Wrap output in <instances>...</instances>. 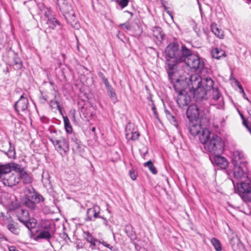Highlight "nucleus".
Masks as SVG:
<instances>
[{
	"mask_svg": "<svg viewBox=\"0 0 251 251\" xmlns=\"http://www.w3.org/2000/svg\"><path fill=\"white\" fill-rule=\"evenodd\" d=\"M221 98V93L217 87H214V81L209 77L202 78L200 87L194 91V98L196 102V108L198 115L208 107V99L217 100Z\"/></svg>",
	"mask_w": 251,
	"mask_h": 251,
	"instance_id": "obj_1",
	"label": "nucleus"
},
{
	"mask_svg": "<svg viewBox=\"0 0 251 251\" xmlns=\"http://www.w3.org/2000/svg\"><path fill=\"white\" fill-rule=\"evenodd\" d=\"M168 75L169 79L176 93L186 92V90L189 88V86L187 79L183 76H178V73L176 71L175 65L168 64Z\"/></svg>",
	"mask_w": 251,
	"mask_h": 251,
	"instance_id": "obj_2",
	"label": "nucleus"
},
{
	"mask_svg": "<svg viewBox=\"0 0 251 251\" xmlns=\"http://www.w3.org/2000/svg\"><path fill=\"white\" fill-rule=\"evenodd\" d=\"M189 52V49L187 48L184 45H182L180 49L179 45L177 43H171L169 44L166 48L165 53L167 56L170 59H173V65H175L176 68V64L182 62V59L185 55H187ZM170 63H168V64Z\"/></svg>",
	"mask_w": 251,
	"mask_h": 251,
	"instance_id": "obj_3",
	"label": "nucleus"
},
{
	"mask_svg": "<svg viewBox=\"0 0 251 251\" xmlns=\"http://www.w3.org/2000/svg\"><path fill=\"white\" fill-rule=\"evenodd\" d=\"M57 5L67 22L74 28L78 29L80 25L77 23L72 6L66 0H58Z\"/></svg>",
	"mask_w": 251,
	"mask_h": 251,
	"instance_id": "obj_4",
	"label": "nucleus"
},
{
	"mask_svg": "<svg viewBox=\"0 0 251 251\" xmlns=\"http://www.w3.org/2000/svg\"><path fill=\"white\" fill-rule=\"evenodd\" d=\"M24 196L22 200L24 205L31 210H34L37 207V204L41 201H43V197L32 188L26 187L24 189Z\"/></svg>",
	"mask_w": 251,
	"mask_h": 251,
	"instance_id": "obj_5",
	"label": "nucleus"
},
{
	"mask_svg": "<svg viewBox=\"0 0 251 251\" xmlns=\"http://www.w3.org/2000/svg\"><path fill=\"white\" fill-rule=\"evenodd\" d=\"M182 62H185L187 66L194 71H201L204 66L203 61L199 56L194 54L190 49L187 55L184 56Z\"/></svg>",
	"mask_w": 251,
	"mask_h": 251,
	"instance_id": "obj_6",
	"label": "nucleus"
},
{
	"mask_svg": "<svg viewBox=\"0 0 251 251\" xmlns=\"http://www.w3.org/2000/svg\"><path fill=\"white\" fill-rule=\"evenodd\" d=\"M49 140L53 144L55 151L62 157L67 156L70 149L69 142L67 139L63 137L59 138L51 137Z\"/></svg>",
	"mask_w": 251,
	"mask_h": 251,
	"instance_id": "obj_7",
	"label": "nucleus"
},
{
	"mask_svg": "<svg viewBox=\"0 0 251 251\" xmlns=\"http://www.w3.org/2000/svg\"><path fill=\"white\" fill-rule=\"evenodd\" d=\"M204 148L212 154H219L223 151V142L221 137L213 134L204 145Z\"/></svg>",
	"mask_w": 251,
	"mask_h": 251,
	"instance_id": "obj_8",
	"label": "nucleus"
},
{
	"mask_svg": "<svg viewBox=\"0 0 251 251\" xmlns=\"http://www.w3.org/2000/svg\"><path fill=\"white\" fill-rule=\"evenodd\" d=\"M236 191L244 202H251V183L244 181L238 182Z\"/></svg>",
	"mask_w": 251,
	"mask_h": 251,
	"instance_id": "obj_9",
	"label": "nucleus"
},
{
	"mask_svg": "<svg viewBox=\"0 0 251 251\" xmlns=\"http://www.w3.org/2000/svg\"><path fill=\"white\" fill-rule=\"evenodd\" d=\"M3 184L9 187L17 185L20 181V176L18 174L11 172L1 179Z\"/></svg>",
	"mask_w": 251,
	"mask_h": 251,
	"instance_id": "obj_10",
	"label": "nucleus"
},
{
	"mask_svg": "<svg viewBox=\"0 0 251 251\" xmlns=\"http://www.w3.org/2000/svg\"><path fill=\"white\" fill-rule=\"evenodd\" d=\"M100 207L97 205H95L92 208L88 209L86 220L87 221H94L97 218H100L104 221H107L105 218L100 216Z\"/></svg>",
	"mask_w": 251,
	"mask_h": 251,
	"instance_id": "obj_11",
	"label": "nucleus"
},
{
	"mask_svg": "<svg viewBox=\"0 0 251 251\" xmlns=\"http://www.w3.org/2000/svg\"><path fill=\"white\" fill-rule=\"evenodd\" d=\"M177 103L180 108H183L187 106L191 101V98L186 92L177 93Z\"/></svg>",
	"mask_w": 251,
	"mask_h": 251,
	"instance_id": "obj_12",
	"label": "nucleus"
},
{
	"mask_svg": "<svg viewBox=\"0 0 251 251\" xmlns=\"http://www.w3.org/2000/svg\"><path fill=\"white\" fill-rule=\"evenodd\" d=\"M28 99L24 97L23 95H22L20 97V99L15 103L14 107L16 112L19 113L20 111L24 112L26 110L28 107Z\"/></svg>",
	"mask_w": 251,
	"mask_h": 251,
	"instance_id": "obj_13",
	"label": "nucleus"
},
{
	"mask_svg": "<svg viewBox=\"0 0 251 251\" xmlns=\"http://www.w3.org/2000/svg\"><path fill=\"white\" fill-rule=\"evenodd\" d=\"M190 83L189 84V89L191 90L193 89V92L198 87H200L202 78L197 74L192 75L189 78Z\"/></svg>",
	"mask_w": 251,
	"mask_h": 251,
	"instance_id": "obj_14",
	"label": "nucleus"
},
{
	"mask_svg": "<svg viewBox=\"0 0 251 251\" xmlns=\"http://www.w3.org/2000/svg\"><path fill=\"white\" fill-rule=\"evenodd\" d=\"M16 214L18 220L22 223L29 220V213L26 209L22 208H18L16 211Z\"/></svg>",
	"mask_w": 251,
	"mask_h": 251,
	"instance_id": "obj_15",
	"label": "nucleus"
},
{
	"mask_svg": "<svg viewBox=\"0 0 251 251\" xmlns=\"http://www.w3.org/2000/svg\"><path fill=\"white\" fill-rule=\"evenodd\" d=\"M233 175L234 177L237 180H241V182L243 181V179L245 178L247 176L244 173L241 165H233Z\"/></svg>",
	"mask_w": 251,
	"mask_h": 251,
	"instance_id": "obj_16",
	"label": "nucleus"
},
{
	"mask_svg": "<svg viewBox=\"0 0 251 251\" xmlns=\"http://www.w3.org/2000/svg\"><path fill=\"white\" fill-rule=\"evenodd\" d=\"M244 157L243 152L240 151H235L233 152L232 163L233 165H241Z\"/></svg>",
	"mask_w": 251,
	"mask_h": 251,
	"instance_id": "obj_17",
	"label": "nucleus"
},
{
	"mask_svg": "<svg viewBox=\"0 0 251 251\" xmlns=\"http://www.w3.org/2000/svg\"><path fill=\"white\" fill-rule=\"evenodd\" d=\"M214 155V159L216 165L222 169H225L228 166V162L226 158L219 155L218 154Z\"/></svg>",
	"mask_w": 251,
	"mask_h": 251,
	"instance_id": "obj_18",
	"label": "nucleus"
},
{
	"mask_svg": "<svg viewBox=\"0 0 251 251\" xmlns=\"http://www.w3.org/2000/svg\"><path fill=\"white\" fill-rule=\"evenodd\" d=\"M230 244L234 251H241L244 247L237 237H234L230 240Z\"/></svg>",
	"mask_w": 251,
	"mask_h": 251,
	"instance_id": "obj_19",
	"label": "nucleus"
},
{
	"mask_svg": "<svg viewBox=\"0 0 251 251\" xmlns=\"http://www.w3.org/2000/svg\"><path fill=\"white\" fill-rule=\"evenodd\" d=\"M211 137L209 130L205 128L202 129L200 135V140L202 144L205 145Z\"/></svg>",
	"mask_w": 251,
	"mask_h": 251,
	"instance_id": "obj_20",
	"label": "nucleus"
},
{
	"mask_svg": "<svg viewBox=\"0 0 251 251\" xmlns=\"http://www.w3.org/2000/svg\"><path fill=\"white\" fill-rule=\"evenodd\" d=\"M152 31L154 37L158 41L161 42L165 37V34L163 32L162 28L160 27L155 26L153 27Z\"/></svg>",
	"mask_w": 251,
	"mask_h": 251,
	"instance_id": "obj_21",
	"label": "nucleus"
},
{
	"mask_svg": "<svg viewBox=\"0 0 251 251\" xmlns=\"http://www.w3.org/2000/svg\"><path fill=\"white\" fill-rule=\"evenodd\" d=\"M126 137L127 140L135 141L137 140L140 136V133L138 131L131 130L126 128Z\"/></svg>",
	"mask_w": 251,
	"mask_h": 251,
	"instance_id": "obj_22",
	"label": "nucleus"
},
{
	"mask_svg": "<svg viewBox=\"0 0 251 251\" xmlns=\"http://www.w3.org/2000/svg\"><path fill=\"white\" fill-rule=\"evenodd\" d=\"M11 172L9 163L0 165V178L1 179Z\"/></svg>",
	"mask_w": 251,
	"mask_h": 251,
	"instance_id": "obj_23",
	"label": "nucleus"
},
{
	"mask_svg": "<svg viewBox=\"0 0 251 251\" xmlns=\"http://www.w3.org/2000/svg\"><path fill=\"white\" fill-rule=\"evenodd\" d=\"M7 228L11 232L14 234L18 235L20 233V229L18 224L14 221L8 223L7 225Z\"/></svg>",
	"mask_w": 251,
	"mask_h": 251,
	"instance_id": "obj_24",
	"label": "nucleus"
},
{
	"mask_svg": "<svg viewBox=\"0 0 251 251\" xmlns=\"http://www.w3.org/2000/svg\"><path fill=\"white\" fill-rule=\"evenodd\" d=\"M211 29L212 32L218 38L223 39L224 37V31L217 26L216 23H213L211 25Z\"/></svg>",
	"mask_w": 251,
	"mask_h": 251,
	"instance_id": "obj_25",
	"label": "nucleus"
},
{
	"mask_svg": "<svg viewBox=\"0 0 251 251\" xmlns=\"http://www.w3.org/2000/svg\"><path fill=\"white\" fill-rule=\"evenodd\" d=\"M18 175L20 176V180L22 179L23 182L25 184H29L32 181L31 176L24 170Z\"/></svg>",
	"mask_w": 251,
	"mask_h": 251,
	"instance_id": "obj_26",
	"label": "nucleus"
},
{
	"mask_svg": "<svg viewBox=\"0 0 251 251\" xmlns=\"http://www.w3.org/2000/svg\"><path fill=\"white\" fill-rule=\"evenodd\" d=\"M84 146L80 142L76 140L73 150L74 152L82 155L84 151Z\"/></svg>",
	"mask_w": 251,
	"mask_h": 251,
	"instance_id": "obj_27",
	"label": "nucleus"
},
{
	"mask_svg": "<svg viewBox=\"0 0 251 251\" xmlns=\"http://www.w3.org/2000/svg\"><path fill=\"white\" fill-rule=\"evenodd\" d=\"M105 87L110 99L114 103H115L117 101V98L114 89L109 83L105 85Z\"/></svg>",
	"mask_w": 251,
	"mask_h": 251,
	"instance_id": "obj_28",
	"label": "nucleus"
},
{
	"mask_svg": "<svg viewBox=\"0 0 251 251\" xmlns=\"http://www.w3.org/2000/svg\"><path fill=\"white\" fill-rule=\"evenodd\" d=\"M226 52L222 49L214 48L211 51L212 57L216 59H220L222 57H225Z\"/></svg>",
	"mask_w": 251,
	"mask_h": 251,
	"instance_id": "obj_29",
	"label": "nucleus"
},
{
	"mask_svg": "<svg viewBox=\"0 0 251 251\" xmlns=\"http://www.w3.org/2000/svg\"><path fill=\"white\" fill-rule=\"evenodd\" d=\"M84 237L85 239L90 243L92 246V249L94 250L96 247V242H97V240L95 239L93 236L88 231L84 232L83 233Z\"/></svg>",
	"mask_w": 251,
	"mask_h": 251,
	"instance_id": "obj_30",
	"label": "nucleus"
},
{
	"mask_svg": "<svg viewBox=\"0 0 251 251\" xmlns=\"http://www.w3.org/2000/svg\"><path fill=\"white\" fill-rule=\"evenodd\" d=\"M201 129V125L199 124H194L190 126L189 131L193 136H196L200 133Z\"/></svg>",
	"mask_w": 251,
	"mask_h": 251,
	"instance_id": "obj_31",
	"label": "nucleus"
},
{
	"mask_svg": "<svg viewBox=\"0 0 251 251\" xmlns=\"http://www.w3.org/2000/svg\"><path fill=\"white\" fill-rule=\"evenodd\" d=\"M51 237V232L45 230H41L37 235L36 238L38 239H46L49 240Z\"/></svg>",
	"mask_w": 251,
	"mask_h": 251,
	"instance_id": "obj_32",
	"label": "nucleus"
},
{
	"mask_svg": "<svg viewBox=\"0 0 251 251\" xmlns=\"http://www.w3.org/2000/svg\"><path fill=\"white\" fill-rule=\"evenodd\" d=\"M165 112L166 117L170 122L175 127H177L178 126V123L176 117L167 110H165Z\"/></svg>",
	"mask_w": 251,
	"mask_h": 251,
	"instance_id": "obj_33",
	"label": "nucleus"
},
{
	"mask_svg": "<svg viewBox=\"0 0 251 251\" xmlns=\"http://www.w3.org/2000/svg\"><path fill=\"white\" fill-rule=\"evenodd\" d=\"M11 169V171H14L16 174H20L24 169L22 168L21 166L19 164H16L14 162L8 163Z\"/></svg>",
	"mask_w": 251,
	"mask_h": 251,
	"instance_id": "obj_34",
	"label": "nucleus"
},
{
	"mask_svg": "<svg viewBox=\"0 0 251 251\" xmlns=\"http://www.w3.org/2000/svg\"><path fill=\"white\" fill-rule=\"evenodd\" d=\"M37 221L34 218H29V220L23 223V224L30 230L35 227Z\"/></svg>",
	"mask_w": 251,
	"mask_h": 251,
	"instance_id": "obj_35",
	"label": "nucleus"
},
{
	"mask_svg": "<svg viewBox=\"0 0 251 251\" xmlns=\"http://www.w3.org/2000/svg\"><path fill=\"white\" fill-rule=\"evenodd\" d=\"M211 242L216 251H221L222 248L220 241L216 238L211 239Z\"/></svg>",
	"mask_w": 251,
	"mask_h": 251,
	"instance_id": "obj_36",
	"label": "nucleus"
},
{
	"mask_svg": "<svg viewBox=\"0 0 251 251\" xmlns=\"http://www.w3.org/2000/svg\"><path fill=\"white\" fill-rule=\"evenodd\" d=\"M63 121L66 131L68 133H71L72 131V127L68 118L67 116H64Z\"/></svg>",
	"mask_w": 251,
	"mask_h": 251,
	"instance_id": "obj_37",
	"label": "nucleus"
},
{
	"mask_svg": "<svg viewBox=\"0 0 251 251\" xmlns=\"http://www.w3.org/2000/svg\"><path fill=\"white\" fill-rule=\"evenodd\" d=\"M144 166L145 167H147L153 174L155 175L157 174V171L151 161L150 160L144 163Z\"/></svg>",
	"mask_w": 251,
	"mask_h": 251,
	"instance_id": "obj_38",
	"label": "nucleus"
},
{
	"mask_svg": "<svg viewBox=\"0 0 251 251\" xmlns=\"http://www.w3.org/2000/svg\"><path fill=\"white\" fill-rule=\"evenodd\" d=\"M51 224L49 221H44L41 224L42 230L50 231L51 232Z\"/></svg>",
	"mask_w": 251,
	"mask_h": 251,
	"instance_id": "obj_39",
	"label": "nucleus"
},
{
	"mask_svg": "<svg viewBox=\"0 0 251 251\" xmlns=\"http://www.w3.org/2000/svg\"><path fill=\"white\" fill-rule=\"evenodd\" d=\"M48 18L49 24L52 25V28H54L57 25H59V22L55 18L53 17H48Z\"/></svg>",
	"mask_w": 251,
	"mask_h": 251,
	"instance_id": "obj_40",
	"label": "nucleus"
},
{
	"mask_svg": "<svg viewBox=\"0 0 251 251\" xmlns=\"http://www.w3.org/2000/svg\"><path fill=\"white\" fill-rule=\"evenodd\" d=\"M14 63L17 69L22 68L23 66L22 61L19 57H15L14 58Z\"/></svg>",
	"mask_w": 251,
	"mask_h": 251,
	"instance_id": "obj_41",
	"label": "nucleus"
},
{
	"mask_svg": "<svg viewBox=\"0 0 251 251\" xmlns=\"http://www.w3.org/2000/svg\"><path fill=\"white\" fill-rule=\"evenodd\" d=\"M116 2L122 8H124L128 5L129 0H118Z\"/></svg>",
	"mask_w": 251,
	"mask_h": 251,
	"instance_id": "obj_42",
	"label": "nucleus"
},
{
	"mask_svg": "<svg viewBox=\"0 0 251 251\" xmlns=\"http://www.w3.org/2000/svg\"><path fill=\"white\" fill-rule=\"evenodd\" d=\"M8 218L4 216L3 212L0 213V224L1 225H4L6 224Z\"/></svg>",
	"mask_w": 251,
	"mask_h": 251,
	"instance_id": "obj_43",
	"label": "nucleus"
},
{
	"mask_svg": "<svg viewBox=\"0 0 251 251\" xmlns=\"http://www.w3.org/2000/svg\"><path fill=\"white\" fill-rule=\"evenodd\" d=\"M98 75L102 79L105 85H106L107 84H109L108 79L105 77L104 74L102 72H99Z\"/></svg>",
	"mask_w": 251,
	"mask_h": 251,
	"instance_id": "obj_44",
	"label": "nucleus"
},
{
	"mask_svg": "<svg viewBox=\"0 0 251 251\" xmlns=\"http://www.w3.org/2000/svg\"><path fill=\"white\" fill-rule=\"evenodd\" d=\"M240 116L241 117V119L243 121V125L247 128H250V126L248 125V120H246L245 117H244L243 115L242 114H240Z\"/></svg>",
	"mask_w": 251,
	"mask_h": 251,
	"instance_id": "obj_45",
	"label": "nucleus"
},
{
	"mask_svg": "<svg viewBox=\"0 0 251 251\" xmlns=\"http://www.w3.org/2000/svg\"><path fill=\"white\" fill-rule=\"evenodd\" d=\"M129 173L132 179L135 180L136 179V175L134 171L130 170Z\"/></svg>",
	"mask_w": 251,
	"mask_h": 251,
	"instance_id": "obj_46",
	"label": "nucleus"
},
{
	"mask_svg": "<svg viewBox=\"0 0 251 251\" xmlns=\"http://www.w3.org/2000/svg\"><path fill=\"white\" fill-rule=\"evenodd\" d=\"M6 155L9 158H12L15 155V152L12 150H9L7 152H6Z\"/></svg>",
	"mask_w": 251,
	"mask_h": 251,
	"instance_id": "obj_47",
	"label": "nucleus"
},
{
	"mask_svg": "<svg viewBox=\"0 0 251 251\" xmlns=\"http://www.w3.org/2000/svg\"><path fill=\"white\" fill-rule=\"evenodd\" d=\"M99 243L101 244H102L105 247L110 249L111 250H112V249H113V247L112 246H111L110 245L106 243V242H100V241H99Z\"/></svg>",
	"mask_w": 251,
	"mask_h": 251,
	"instance_id": "obj_48",
	"label": "nucleus"
},
{
	"mask_svg": "<svg viewBox=\"0 0 251 251\" xmlns=\"http://www.w3.org/2000/svg\"><path fill=\"white\" fill-rule=\"evenodd\" d=\"M151 109L153 111V112L154 115L156 116L157 115V111H156L155 106L154 104V103H153L152 100H151Z\"/></svg>",
	"mask_w": 251,
	"mask_h": 251,
	"instance_id": "obj_49",
	"label": "nucleus"
},
{
	"mask_svg": "<svg viewBox=\"0 0 251 251\" xmlns=\"http://www.w3.org/2000/svg\"><path fill=\"white\" fill-rule=\"evenodd\" d=\"M120 26L122 27L124 26L127 30H129L131 28V26L129 24L125 23L121 24Z\"/></svg>",
	"mask_w": 251,
	"mask_h": 251,
	"instance_id": "obj_50",
	"label": "nucleus"
},
{
	"mask_svg": "<svg viewBox=\"0 0 251 251\" xmlns=\"http://www.w3.org/2000/svg\"><path fill=\"white\" fill-rule=\"evenodd\" d=\"M238 86L241 92L243 93L244 94H245L244 89H243L242 86L240 84H239V82H238Z\"/></svg>",
	"mask_w": 251,
	"mask_h": 251,
	"instance_id": "obj_51",
	"label": "nucleus"
},
{
	"mask_svg": "<svg viewBox=\"0 0 251 251\" xmlns=\"http://www.w3.org/2000/svg\"><path fill=\"white\" fill-rule=\"evenodd\" d=\"M9 251H19L14 246H10L8 248Z\"/></svg>",
	"mask_w": 251,
	"mask_h": 251,
	"instance_id": "obj_52",
	"label": "nucleus"
},
{
	"mask_svg": "<svg viewBox=\"0 0 251 251\" xmlns=\"http://www.w3.org/2000/svg\"><path fill=\"white\" fill-rule=\"evenodd\" d=\"M55 104H56L57 109L59 110L60 112H61V107L59 106V102H58L57 101H55Z\"/></svg>",
	"mask_w": 251,
	"mask_h": 251,
	"instance_id": "obj_53",
	"label": "nucleus"
},
{
	"mask_svg": "<svg viewBox=\"0 0 251 251\" xmlns=\"http://www.w3.org/2000/svg\"><path fill=\"white\" fill-rule=\"evenodd\" d=\"M166 12L169 14V15L171 17V18L172 19H173V14H172V12L169 11V10H166Z\"/></svg>",
	"mask_w": 251,
	"mask_h": 251,
	"instance_id": "obj_54",
	"label": "nucleus"
},
{
	"mask_svg": "<svg viewBox=\"0 0 251 251\" xmlns=\"http://www.w3.org/2000/svg\"><path fill=\"white\" fill-rule=\"evenodd\" d=\"M1 239H3L5 241L7 240V238L5 237H4L2 234L0 233V240Z\"/></svg>",
	"mask_w": 251,
	"mask_h": 251,
	"instance_id": "obj_55",
	"label": "nucleus"
},
{
	"mask_svg": "<svg viewBox=\"0 0 251 251\" xmlns=\"http://www.w3.org/2000/svg\"><path fill=\"white\" fill-rule=\"evenodd\" d=\"M41 120L42 121V122L45 123L46 122L47 118L45 117H43L41 118Z\"/></svg>",
	"mask_w": 251,
	"mask_h": 251,
	"instance_id": "obj_56",
	"label": "nucleus"
},
{
	"mask_svg": "<svg viewBox=\"0 0 251 251\" xmlns=\"http://www.w3.org/2000/svg\"><path fill=\"white\" fill-rule=\"evenodd\" d=\"M64 236H65V240H66V238H67L68 240H70V238L68 237V236L66 234V233H64Z\"/></svg>",
	"mask_w": 251,
	"mask_h": 251,
	"instance_id": "obj_57",
	"label": "nucleus"
},
{
	"mask_svg": "<svg viewBox=\"0 0 251 251\" xmlns=\"http://www.w3.org/2000/svg\"><path fill=\"white\" fill-rule=\"evenodd\" d=\"M163 7L165 11H166V10H168V7L165 5H163Z\"/></svg>",
	"mask_w": 251,
	"mask_h": 251,
	"instance_id": "obj_58",
	"label": "nucleus"
},
{
	"mask_svg": "<svg viewBox=\"0 0 251 251\" xmlns=\"http://www.w3.org/2000/svg\"><path fill=\"white\" fill-rule=\"evenodd\" d=\"M126 12L129 13L130 14L131 16H132L133 15L132 13L129 12L128 11H126Z\"/></svg>",
	"mask_w": 251,
	"mask_h": 251,
	"instance_id": "obj_59",
	"label": "nucleus"
},
{
	"mask_svg": "<svg viewBox=\"0 0 251 251\" xmlns=\"http://www.w3.org/2000/svg\"><path fill=\"white\" fill-rule=\"evenodd\" d=\"M92 131H95V127H93L92 129Z\"/></svg>",
	"mask_w": 251,
	"mask_h": 251,
	"instance_id": "obj_60",
	"label": "nucleus"
},
{
	"mask_svg": "<svg viewBox=\"0 0 251 251\" xmlns=\"http://www.w3.org/2000/svg\"><path fill=\"white\" fill-rule=\"evenodd\" d=\"M167 61H168V62H169V61H170V60L168 59H167Z\"/></svg>",
	"mask_w": 251,
	"mask_h": 251,
	"instance_id": "obj_61",
	"label": "nucleus"
}]
</instances>
